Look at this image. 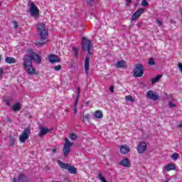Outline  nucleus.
Instances as JSON below:
<instances>
[{"label": "nucleus", "instance_id": "a211bd4d", "mask_svg": "<svg viewBox=\"0 0 182 182\" xmlns=\"http://www.w3.org/2000/svg\"><path fill=\"white\" fill-rule=\"evenodd\" d=\"M94 116L95 119H102L103 117V112H102V110H97L94 113Z\"/></svg>", "mask_w": 182, "mask_h": 182}, {"label": "nucleus", "instance_id": "79ce46f5", "mask_svg": "<svg viewBox=\"0 0 182 182\" xmlns=\"http://www.w3.org/2000/svg\"><path fill=\"white\" fill-rule=\"evenodd\" d=\"M16 181H18V179H16V178H14L13 179V182H16Z\"/></svg>", "mask_w": 182, "mask_h": 182}, {"label": "nucleus", "instance_id": "2eb2a0df", "mask_svg": "<svg viewBox=\"0 0 182 182\" xmlns=\"http://www.w3.org/2000/svg\"><path fill=\"white\" fill-rule=\"evenodd\" d=\"M49 132H50L49 129L41 127H40V133L38 134V136L39 137H43V136H45V134H46L47 133H49Z\"/></svg>", "mask_w": 182, "mask_h": 182}, {"label": "nucleus", "instance_id": "5701e85b", "mask_svg": "<svg viewBox=\"0 0 182 182\" xmlns=\"http://www.w3.org/2000/svg\"><path fill=\"white\" fill-rule=\"evenodd\" d=\"M12 109L14 110V112H19L21 110V106L19 103H16L13 107Z\"/></svg>", "mask_w": 182, "mask_h": 182}, {"label": "nucleus", "instance_id": "7ed1b4c3", "mask_svg": "<svg viewBox=\"0 0 182 182\" xmlns=\"http://www.w3.org/2000/svg\"><path fill=\"white\" fill-rule=\"evenodd\" d=\"M73 143L71 142L69 139H65V144L63 148V153L64 157H68L69 156V153H70V147H73Z\"/></svg>", "mask_w": 182, "mask_h": 182}, {"label": "nucleus", "instance_id": "e433bc0d", "mask_svg": "<svg viewBox=\"0 0 182 182\" xmlns=\"http://www.w3.org/2000/svg\"><path fill=\"white\" fill-rule=\"evenodd\" d=\"M156 22H157L159 26H161V25H163V21H159V18H156Z\"/></svg>", "mask_w": 182, "mask_h": 182}, {"label": "nucleus", "instance_id": "423d86ee", "mask_svg": "<svg viewBox=\"0 0 182 182\" xmlns=\"http://www.w3.org/2000/svg\"><path fill=\"white\" fill-rule=\"evenodd\" d=\"M92 46L93 45H92V41H90V40H88L85 37L82 38V48L85 51L87 50L89 55H92L90 49H92Z\"/></svg>", "mask_w": 182, "mask_h": 182}, {"label": "nucleus", "instance_id": "4468645a", "mask_svg": "<svg viewBox=\"0 0 182 182\" xmlns=\"http://www.w3.org/2000/svg\"><path fill=\"white\" fill-rule=\"evenodd\" d=\"M119 151L122 154H127L130 152V147L127 145H122L119 148Z\"/></svg>", "mask_w": 182, "mask_h": 182}, {"label": "nucleus", "instance_id": "4be33fe9", "mask_svg": "<svg viewBox=\"0 0 182 182\" xmlns=\"http://www.w3.org/2000/svg\"><path fill=\"white\" fill-rule=\"evenodd\" d=\"M69 139L72 140V141H75L77 140V135L75 133H70L69 134Z\"/></svg>", "mask_w": 182, "mask_h": 182}, {"label": "nucleus", "instance_id": "ddd939ff", "mask_svg": "<svg viewBox=\"0 0 182 182\" xmlns=\"http://www.w3.org/2000/svg\"><path fill=\"white\" fill-rule=\"evenodd\" d=\"M48 60L50 63H58L60 62V58H59V57L55 54H50L48 56Z\"/></svg>", "mask_w": 182, "mask_h": 182}, {"label": "nucleus", "instance_id": "c756f323", "mask_svg": "<svg viewBox=\"0 0 182 182\" xmlns=\"http://www.w3.org/2000/svg\"><path fill=\"white\" fill-rule=\"evenodd\" d=\"M25 175H23V174H21V175H19L18 176V182H21V181H22V180H23V178H25Z\"/></svg>", "mask_w": 182, "mask_h": 182}, {"label": "nucleus", "instance_id": "aec40b11", "mask_svg": "<svg viewBox=\"0 0 182 182\" xmlns=\"http://www.w3.org/2000/svg\"><path fill=\"white\" fill-rule=\"evenodd\" d=\"M164 169L166 171H171V170H176V166L173 164H169L166 166H165Z\"/></svg>", "mask_w": 182, "mask_h": 182}, {"label": "nucleus", "instance_id": "bb28decb", "mask_svg": "<svg viewBox=\"0 0 182 182\" xmlns=\"http://www.w3.org/2000/svg\"><path fill=\"white\" fill-rule=\"evenodd\" d=\"M178 157H179V155L177 153H173V155L171 156V159H172V160H174V161L177 160Z\"/></svg>", "mask_w": 182, "mask_h": 182}, {"label": "nucleus", "instance_id": "dca6fc26", "mask_svg": "<svg viewBox=\"0 0 182 182\" xmlns=\"http://www.w3.org/2000/svg\"><path fill=\"white\" fill-rule=\"evenodd\" d=\"M119 166H122V167H130V161L127 158H124L119 163Z\"/></svg>", "mask_w": 182, "mask_h": 182}, {"label": "nucleus", "instance_id": "1a4fd4ad", "mask_svg": "<svg viewBox=\"0 0 182 182\" xmlns=\"http://www.w3.org/2000/svg\"><path fill=\"white\" fill-rule=\"evenodd\" d=\"M146 98L156 102V100H159V94L153 90H149L146 92Z\"/></svg>", "mask_w": 182, "mask_h": 182}, {"label": "nucleus", "instance_id": "c03bdc74", "mask_svg": "<svg viewBox=\"0 0 182 182\" xmlns=\"http://www.w3.org/2000/svg\"><path fill=\"white\" fill-rule=\"evenodd\" d=\"M6 105H7V106H9V102L7 101Z\"/></svg>", "mask_w": 182, "mask_h": 182}, {"label": "nucleus", "instance_id": "f704fd0d", "mask_svg": "<svg viewBox=\"0 0 182 182\" xmlns=\"http://www.w3.org/2000/svg\"><path fill=\"white\" fill-rule=\"evenodd\" d=\"M83 117L85 119V120H89V119H90V115L89 114H86L83 115Z\"/></svg>", "mask_w": 182, "mask_h": 182}, {"label": "nucleus", "instance_id": "cd10ccee", "mask_svg": "<svg viewBox=\"0 0 182 182\" xmlns=\"http://www.w3.org/2000/svg\"><path fill=\"white\" fill-rule=\"evenodd\" d=\"M73 50L74 52L75 57L77 58V56H79V50L76 48V47H73Z\"/></svg>", "mask_w": 182, "mask_h": 182}, {"label": "nucleus", "instance_id": "58836bf2", "mask_svg": "<svg viewBox=\"0 0 182 182\" xmlns=\"http://www.w3.org/2000/svg\"><path fill=\"white\" fill-rule=\"evenodd\" d=\"M13 25H14V27L15 28V29H16V28H18V22L16 21H13Z\"/></svg>", "mask_w": 182, "mask_h": 182}, {"label": "nucleus", "instance_id": "c9c22d12", "mask_svg": "<svg viewBox=\"0 0 182 182\" xmlns=\"http://www.w3.org/2000/svg\"><path fill=\"white\" fill-rule=\"evenodd\" d=\"M111 93H114V87L113 85H111L109 88Z\"/></svg>", "mask_w": 182, "mask_h": 182}, {"label": "nucleus", "instance_id": "b1692460", "mask_svg": "<svg viewBox=\"0 0 182 182\" xmlns=\"http://www.w3.org/2000/svg\"><path fill=\"white\" fill-rule=\"evenodd\" d=\"M97 177L99 180H100L102 182H107V180L105 178V177H103V175L102 174V173H98Z\"/></svg>", "mask_w": 182, "mask_h": 182}, {"label": "nucleus", "instance_id": "473e14b6", "mask_svg": "<svg viewBox=\"0 0 182 182\" xmlns=\"http://www.w3.org/2000/svg\"><path fill=\"white\" fill-rule=\"evenodd\" d=\"M76 105H77V100H75V104L74 105V107H73V110H74V113L76 114L77 112V109L76 107Z\"/></svg>", "mask_w": 182, "mask_h": 182}, {"label": "nucleus", "instance_id": "f8f14e48", "mask_svg": "<svg viewBox=\"0 0 182 182\" xmlns=\"http://www.w3.org/2000/svg\"><path fill=\"white\" fill-rule=\"evenodd\" d=\"M90 63V58L89 55H87L85 57V61H84V69L85 70V75L87 76L89 75V65Z\"/></svg>", "mask_w": 182, "mask_h": 182}, {"label": "nucleus", "instance_id": "72a5a7b5", "mask_svg": "<svg viewBox=\"0 0 182 182\" xmlns=\"http://www.w3.org/2000/svg\"><path fill=\"white\" fill-rule=\"evenodd\" d=\"M95 0H87V5H90V6H92V5H93V1Z\"/></svg>", "mask_w": 182, "mask_h": 182}, {"label": "nucleus", "instance_id": "ea45409f", "mask_svg": "<svg viewBox=\"0 0 182 182\" xmlns=\"http://www.w3.org/2000/svg\"><path fill=\"white\" fill-rule=\"evenodd\" d=\"M52 153H56L58 151V149L53 148L51 149Z\"/></svg>", "mask_w": 182, "mask_h": 182}, {"label": "nucleus", "instance_id": "f03ea898", "mask_svg": "<svg viewBox=\"0 0 182 182\" xmlns=\"http://www.w3.org/2000/svg\"><path fill=\"white\" fill-rule=\"evenodd\" d=\"M37 32L41 39V41L36 42V45L37 46H43V45H45V43H48V40H46V38H48V34L44 23H41L38 25Z\"/></svg>", "mask_w": 182, "mask_h": 182}, {"label": "nucleus", "instance_id": "a18cd8bd", "mask_svg": "<svg viewBox=\"0 0 182 182\" xmlns=\"http://www.w3.org/2000/svg\"><path fill=\"white\" fill-rule=\"evenodd\" d=\"M1 59H2V57H1V55H0V62H1Z\"/></svg>", "mask_w": 182, "mask_h": 182}, {"label": "nucleus", "instance_id": "a878e982", "mask_svg": "<svg viewBox=\"0 0 182 182\" xmlns=\"http://www.w3.org/2000/svg\"><path fill=\"white\" fill-rule=\"evenodd\" d=\"M125 100H127V102H134V99H133V97H132V95H127L125 97Z\"/></svg>", "mask_w": 182, "mask_h": 182}, {"label": "nucleus", "instance_id": "6e6552de", "mask_svg": "<svg viewBox=\"0 0 182 182\" xmlns=\"http://www.w3.org/2000/svg\"><path fill=\"white\" fill-rule=\"evenodd\" d=\"M28 5L30 6V12L32 16H36L37 15H39V9L36 5H35V3L30 2Z\"/></svg>", "mask_w": 182, "mask_h": 182}, {"label": "nucleus", "instance_id": "a19ab883", "mask_svg": "<svg viewBox=\"0 0 182 182\" xmlns=\"http://www.w3.org/2000/svg\"><path fill=\"white\" fill-rule=\"evenodd\" d=\"M4 73V70L2 68L0 69V74L2 75Z\"/></svg>", "mask_w": 182, "mask_h": 182}, {"label": "nucleus", "instance_id": "412c9836", "mask_svg": "<svg viewBox=\"0 0 182 182\" xmlns=\"http://www.w3.org/2000/svg\"><path fill=\"white\" fill-rule=\"evenodd\" d=\"M161 76L162 75H157L155 78H152L151 80V82L153 85H154V83H157V82H159L161 79Z\"/></svg>", "mask_w": 182, "mask_h": 182}, {"label": "nucleus", "instance_id": "37998d69", "mask_svg": "<svg viewBox=\"0 0 182 182\" xmlns=\"http://www.w3.org/2000/svg\"><path fill=\"white\" fill-rule=\"evenodd\" d=\"M127 2L129 4H130V2H132V0H127Z\"/></svg>", "mask_w": 182, "mask_h": 182}, {"label": "nucleus", "instance_id": "9d476101", "mask_svg": "<svg viewBox=\"0 0 182 182\" xmlns=\"http://www.w3.org/2000/svg\"><path fill=\"white\" fill-rule=\"evenodd\" d=\"M147 150V144L146 142H141L137 146V151L139 154H143Z\"/></svg>", "mask_w": 182, "mask_h": 182}, {"label": "nucleus", "instance_id": "6ab92c4d", "mask_svg": "<svg viewBox=\"0 0 182 182\" xmlns=\"http://www.w3.org/2000/svg\"><path fill=\"white\" fill-rule=\"evenodd\" d=\"M116 68H126V61L121 60L115 63Z\"/></svg>", "mask_w": 182, "mask_h": 182}, {"label": "nucleus", "instance_id": "0eeeda50", "mask_svg": "<svg viewBox=\"0 0 182 182\" xmlns=\"http://www.w3.org/2000/svg\"><path fill=\"white\" fill-rule=\"evenodd\" d=\"M31 129L29 128L24 129L21 134L19 136V140L21 143H25V141L29 139Z\"/></svg>", "mask_w": 182, "mask_h": 182}, {"label": "nucleus", "instance_id": "c85d7f7f", "mask_svg": "<svg viewBox=\"0 0 182 182\" xmlns=\"http://www.w3.org/2000/svg\"><path fill=\"white\" fill-rule=\"evenodd\" d=\"M141 6H149V3L147 2V0H142L141 3Z\"/></svg>", "mask_w": 182, "mask_h": 182}, {"label": "nucleus", "instance_id": "2f4dec72", "mask_svg": "<svg viewBox=\"0 0 182 182\" xmlns=\"http://www.w3.org/2000/svg\"><path fill=\"white\" fill-rule=\"evenodd\" d=\"M168 106L171 108L176 107V104L173 103V102H171V101H169L168 102Z\"/></svg>", "mask_w": 182, "mask_h": 182}, {"label": "nucleus", "instance_id": "f257e3e1", "mask_svg": "<svg viewBox=\"0 0 182 182\" xmlns=\"http://www.w3.org/2000/svg\"><path fill=\"white\" fill-rule=\"evenodd\" d=\"M23 68L28 75H33L36 73V70L33 65H32V60H34L36 63H41L42 59L39 56V55L32 53L31 55H26L23 57Z\"/></svg>", "mask_w": 182, "mask_h": 182}, {"label": "nucleus", "instance_id": "4c0bfd02", "mask_svg": "<svg viewBox=\"0 0 182 182\" xmlns=\"http://www.w3.org/2000/svg\"><path fill=\"white\" fill-rule=\"evenodd\" d=\"M79 95H80V88L77 87V99L79 98Z\"/></svg>", "mask_w": 182, "mask_h": 182}, {"label": "nucleus", "instance_id": "7c9ffc66", "mask_svg": "<svg viewBox=\"0 0 182 182\" xmlns=\"http://www.w3.org/2000/svg\"><path fill=\"white\" fill-rule=\"evenodd\" d=\"M61 69H62V66L60 65H58L54 67V70H56V72H58V70H60Z\"/></svg>", "mask_w": 182, "mask_h": 182}, {"label": "nucleus", "instance_id": "9b49d317", "mask_svg": "<svg viewBox=\"0 0 182 182\" xmlns=\"http://www.w3.org/2000/svg\"><path fill=\"white\" fill-rule=\"evenodd\" d=\"M144 12V9H138L136 12L132 16V21H137L140 16H141V14Z\"/></svg>", "mask_w": 182, "mask_h": 182}, {"label": "nucleus", "instance_id": "f3484780", "mask_svg": "<svg viewBox=\"0 0 182 182\" xmlns=\"http://www.w3.org/2000/svg\"><path fill=\"white\" fill-rule=\"evenodd\" d=\"M6 63L12 64V63H16V60L14 58L12 57H6L4 60Z\"/></svg>", "mask_w": 182, "mask_h": 182}, {"label": "nucleus", "instance_id": "39448f33", "mask_svg": "<svg viewBox=\"0 0 182 182\" xmlns=\"http://www.w3.org/2000/svg\"><path fill=\"white\" fill-rule=\"evenodd\" d=\"M144 75V66L143 64L137 63L134 68V77H141Z\"/></svg>", "mask_w": 182, "mask_h": 182}, {"label": "nucleus", "instance_id": "393cba45", "mask_svg": "<svg viewBox=\"0 0 182 182\" xmlns=\"http://www.w3.org/2000/svg\"><path fill=\"white\" fill-rule=\"evenodd\" d=\"M148 65H149V66H153L154 65H156L154 58H149V60L148 61Z\"/></svg>", "mask_w": 182, "mask_h": 182}, {"label": "nucleus", "instance_id": "20e7f679", "mask_svg": "<svg viewBox=\"0 0 182 182\" xmlns=\"http://www.w3.org/2000/svg\"><path fill=\"white\" fill-rule=\"evenodd\" d=\"M58 164L60 166V167H61V168L68 170L70 174H76V173H77L76 168H75V166H70V164H65L63 162H61L60 160H58Z\"/></svg>", "mask_w": 182, "mask_h": 182}]
</instances>
